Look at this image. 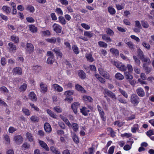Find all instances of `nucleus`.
<instances>
[{"mask_svg": "<svg viewBox=\"0 0 154 154\" xmlns=\"http://www.w3.org/2000/svg\"><path fill=\"white\" fill-rule=\"evenodd\" d=\"M31 121L34 122H37L38 121L39 118L36 116H32L30 118Z\"/></svg>", "mask_w": 154, "mask_h": 154, "instance_id": "09e8293b", "label": "nucleus"}, {"mask_svg": "<svg viewBox=\"0 0 154 154\" xmlns=\"http://www.w3.org/2000/svg\"><path fill=\"white\" fill-rule=\"evenodd\" d=\"M59 22L62 25H65L66 23V21L64 18L62 16H60L59 18Z\"/></svg>", "mask_w": 154, "mask_h": 154, "instance_id": "4c0bfd02", "label": "nucleus"}, {"mask_svg": "<svg viewBox=\"0 0 154 154\" xmlns=\"http://www.w3.org/2000/svg\"><path fill=\"white\" fill-rule=\"evenodd\" d=\"M51 150L53 153L55 154H60V152L56 149L55 147L54 146H51L50 148Z\"/></svg>", "mask_w": 154, "mask_h": 154, "instance_id": "a18cd8bd", "label": "nucleus"}, {"mask_svg": "<svg viewBox=\"0 0 154 154\" xmlns=\"http://www.w3.org/2000/svg\"><path fill=\"white\" fill-rule=\"evenodd\" d=\"M44 128L46 132H50L51 130V128L49 124L47 123H45L44 125Z\"/></svg>", "mask_w": 154, "mask_h": 154, "instance_id": "aec40b11", "label": "nucleus"}, {"mask_svg": "<svg viewBox=\"0 0 154 154\" xmlns=\"http://www.w3.org/2000/svg\"><path fill=\"white\" fill-rule=\"evenodd\" d=\"M135 27L133 28V30L134 32L136 33L140 32V29H142L141 24L138 20H136L135 21Z\"/></svg>", "mask_w": 154, "mask_h": 154, "instance_id": "20e7f679", "label": "nucleus"}, {"mask_svg": "<svg viewBox=\"0 0 154 154\" xmlns=\"http://www.w3.org/2000/svg\"><path fill=\"white\" fill-rule=\"evenodd\" d=\"M40 145L43 148H44L46 151H49V148L48 147L47 144L43 141L40 140L39 142Z\"/></svg>", "mask_w": 154, "mask_h": 154, "instance_id": "6ab92c4d", "label": "nucleus"}, {"mask_svg": "<svg viewBox=\"0 0 154 154\" xmlns=\"http://www.w3.org/2000/svg\"><path fill=\"white\" fill-rule=\"evenodd\" d=\"M47 113L52 117L54 118H56L57 116L56 114L54 113L50 109H48L47 110Z\"/></svg>", "mask_w": 154, "mask_h": 154, "instance_id": "cd10ccee", "label": "nucleus"}, {"mask_svg": "<svg viewBox=\"0 0 154 154\" xmlns=\"http://www.w3.org/2000/svg\"><path fill=\"white\" fill-rule=\"evenodd\" d=\"M22 111L26 115L29 116L30 114V112L29 110L26 108H23L22 109Z\"/></svg>", "mask_w": 154, "mask_h": 154, "instance_id": "c03bdc74", "label": "nucleus"}, {"mask_svg": "<svg viewBox=\"0 0 154 154\" xmlns=\"http://www.w3.org/2000/svg\"><path fill=\"white\" fill-rule=\"evenodd\" d=\"M83 99L84 100L88 102H92L93 101V99L91 97L86 95L84 96Z\"/></svg>", "mask_w": 154, "mask_h": 154, "instance_id": "b1692460", "label": "nucleus"}, {"mask_svg": "<svg viewBox=\"0 0 154 154\" xmlns=\"http://www.w3.org/2000/svg\"><path fill=\"white\" fill-rule=\"evenodd\" d=\"M102 39L107 42H111L112 40L107 34H104L102 35Z\"/></svg>", "mask_w": 154, "mask_h": 154, "instance_id": "4468645a", "label": "nucleus"}, {"mask_svg": "<svg viewBox=\"0 0 154 154\" xmlns=\"http://www.w3.org/2000/svg\"><path fill=\"white\" fill-rule=\"evenodd\" d=\"M26 136L30 141H32L33 140V137L31 133L27 132L26 134Z\"/></svg>", "mask_w": 154, "mask_h": 154, "instance_id": "49530a36", "label": "nucleus"}, {"mask_svg": "<svg viewBox=\"0 0 154 154\" xmlns=\"http://www.w3.org/2000/svg\"><path fill=\"white\" fill-rule=\"evenodd\" d=\"M106 32L107 35L112 36L114 34V32L109 28L106 29Z\"/></svg>", "mask_w": 154, "mask_h": 154, "instance_id": "58836bf2", "label": "nucleus"}, {"mask_svg": "<svg viewBox=\"0 0 154 154\" xmlns=\"http://www.w3.org/2000/svg\"><path fill=\"white\" fill-rule=\"evenodd\" d=\"M46 41L48 42L51 43H55L56 42V38L54 37L46 39Z\"/></svg>", "mask_w": 154, "mask_h": 154, "instance_id": "5fc2aeb1", "label": "nucleus"}, {"mask_svg": "<svg viewBox=\"0 0 154 154\" xmlns=\"http://www.w3.org/2000/svg\"><path fill=\"white\" fill-rule=\"evenodd\" d=\"M131 72H125V78L129 80H131L133 78L132 75L130 73Z\"/></svg>", "mask_w": 154, "mask_h": 154, "instance_id": "4be33fe9", "label": "nucleus"}, {"mask_svg": "<svg viewBox=\"0 0 154 154\" xmlns=\"http://www.w3.org/2000/svg\"><path fill=\"white\" fill-rule=\"evenodd\" d=\"M4 139L7 143H10V139L8 135L5 134L4 136Z\"/></svg>", "mask_w": 154, "mask_h": 154, "instance_id": "bf43d9fd", "label": "nucleus"}, {"mask_svg": "<svg viewBox=\"0 0 154 154\" xmlns=\"http://www.w3.org/2000/svg\"><path fill=\"white\" fill-rule=\"evenodd\" d=\"M54 89L58 92H61L63 91V88L59 85L57 84H54L52 85Z\"/></svg>", "mask_w": 154, "mask_h": 154, "instance_id": "f8f14e48", "label": "nucleus"}, {"mask_svg": "<svg viewBox=\"0 0 154 154\" xmlns=\"http://www.w3.org/2000/svg\"><path fill=\"white\" fill-rule=\"evenodd\" d=\"M133 58L136 64L139 66L140 63V60L135 56H133Z\"/></svg>", "mask_w": 154, "mask_h": 154, "instance_id": "de8ad7c7", "label": "nucleus"}, {"mask_svg": "<svg viewBox=\"0 0 154 154\" xmlns=\"http://www.w3.org/2000/svg\"><path fill=\"white\" fill-rule=\"evenodd\" d=\"M146 134L148 137H150L154 134V131L152 130H149L146 132Z\"/></svg>", "mask_w": 154, "mask_h": 154, "instance_id": "052dcab7", "label": "nucleus"}, {"mask_svg": "<svg viewBox=\"0 0 154 154\" xmlns=\"http://www.w3.org/2000/svg\"><path fill=\"white\" fill-rule=\"evenodd\" d=\"M126 43L131 49L133 50L134 49V45L131 42H129Z\"/></svg>", "mask_w": 154, "mask_h": 154, "instance_id": "6e6d98bb", "label": "nucleus"}, {"mask_svg": "<svg viewBox=\"0 0 154 154\" xmlns=\"http://www.w3.org/2000/svg\"><path fill=\"white\" fill-rule=\"evenodd\" d=\"M72 137L73 140L76 143H78L79 142V140L78 137L74 132H71Z\"/></svg>", "mask_w": 154, "mask_h": 154, "instance_id": "f3484780", "label": "nucleus"}, {"mask_svg": "<svg viewBox=\"0 0 154 154\" xmlns=\"http://www.w3.org/2000/svg\"><path fill=\"white\" fill-rule=\"evenodd\" d=\"M137 56L140 59L144 56L143 52L141 49L139 48L137 50Z\"/></svg>", "mask_w": 154, "mask_h": 154, "instance_id": "72a5a7b5", "label": "nucleus"}, {"mask_svg": "<svg viewBox=\"0 0 154 154\" xmlns=\"http://www.w3.org/2000/svg\"><path fill=\"white\" fill-rule=\"evenodd\" d=\"M29 96L32 101H36L37 100L36 95L33 92H31L29 94Z\"/></svg>", "mask_w": 154, "mask_h": 154, "instance_id": "412c9836", "label": "nucleus"}, {"mask_svg": "<svg viewBox=\"0 0 154 154\" xmlns=\"http://www.w3.org/2000/svg\"><path fill=\"white\" fill-rule=\"evenodd\" d=\"M118 100L121 103L125 104L127 103V102L126 100L124 99H123L121 97H119L118 98Z\"/></svg>", "mask_w": 154, "mask_h": 154, "instance_id": "e2e57ef3", "label": "nucleus"}, {"mask_svg": "<svg viewBox=\"0 0 154 154\" xmlns=\"http://www.w3.org/2000/svg\"><path fill=\"white\" fill-rule=\"evenodd\" d=\"M78 75L79 77L82 79H84L86 78L85 73L82 70L79 71Z\"/></svg>", "mask_w": 154, "mask_h": 154, "instance_id": "a211bd4d", "label": "nucleus"}, {"mask_svg": "<svg viewBox=\"0 0 154 154\" xmlns=\"http://www.w3.org/2000/svg\"><path fill=\"white\" fill-rule=\"evenodd\" d=\"M111 52L113 54L116 56H118L119 55V51L118 50L115 48H111L110 49Z\"/></svg>", "mask_w": 154, "mask_h": 154, "instance_id": "7c9ffc66", "label": "nucleus"}, {"mask_svg": "<svg viewBox=\"0 0 154 154\" xmlns=\"http://www.w3.org/2000/svg\"><path fill=\"white\" fill-rule=\"evenodd\" d=\"M26 49V51L29 54L32 53L34 51L33 46L31 43H27Z\"/></svg>", "mask_w": 154, "mask_h": 154, "instance_id": "423d86ee", "label": "nucleus"}, {"mask_svg": "<svg viewBox=\"0 0 154 154\" xmlns=\"http://www.w3.org/2000/svg\"><path fill=\"white\" fill-rule=\"evenodd\" d=\"M108 11L111 15H114L116 13L115 10L112 6H109L108 8Z\"/></svg>", "mask_w": 154, "mask_h": 154, "instance_id": "bb28decb", "label": "nucleus"}, {"mask_svg": "<svg viewBox=\"0 0 154 154\" xmlns=\"http://www.w3.org/2000/svg\"><path fill=\"white\" fill-rule=\"evenodd\" d=\"M143 66L147 74L149 73L152 70V68L148 67L146 63H143Z\"/></svg>", "mask_w": 154, "mask_h": 154, "instance_id": "ddd939ff", "label": "nucleus"}, {"mask_svg": "<svg viewBox=\"0 0 154 154\" xmlns=\"http://www.w3.org/2000/svg\"><path fill=\"white\" fill-rule=\"evenodd\" d=\"M2 8L3 10L7 14H9L11 12V9L10 8L7 6H3Z\"/></svg>", "mask_w": 154, "mask_h": 154, "instance_id": "f704fd0d", "label": "nucleus"}, {"mask_svg": "<svg viewBox=\"0 0 154 154\" xmlns=\"http://www.w3.org/2000/svg\"><path fill=\"white\" fill-rule=\"evenodd\" d=\"M72 49L75 54H79V52L78 48L76 45H73L72 46Z\"/></svg>", "mask_w": 154, "mask_h": 154, "instance_id": "3c124183", "label": "nucleus"}, {"mask_svg": "<svg viewBox=\"0 0 154 154\" xmlns=\"http://www.w3.org/2000/svg\"><path fill=\"white\" fill-rule=\"evenodd\" d=\"M52 51L56 54L58 56L60 57V58L62 57L63 54L58 48H55Z\"/></svg>", "mask_w": 154, "mask_h": 154, "instance_id": "dca6fc26", "label": "nucleus"}, {"mask_svg": "<svg viewBox=\"0 0 154 154\" xmlns=\"http://www.w3.org/2000/svg\"><path fill=\"white\" fill-rule=\"evenodd\" d=\"M29 27L30 31L32 32H36L37 31V28L33 25H29Z\"/></svg>", "mask_w": 154, "mask_h": 154, "instance_id": "473e14b6", "label": "nucleus"}, {"mask_svg": "<svg viewBox=\"0 0 154 154\" xmlns=\"http://www.w3.org/2000/svg\"><path fill=\"white\" fill-rule=\"evenodd\" d=\"M40 91L43 93H45L47 91L48 86L43 82H41L40 84Z\"/></svg>", "mask_w": 154, "mask_h": 154, "instance_id": "1a4fd4ad", "label": "nucleus"}, {"mask_svg": "<svg viewBox=\"0 0 154 154\" xmlns=\"http://www.w3.org/2000/svg\"><path fill=\"white\" fill-rule=\"evenodd\" d=\"M56 11L58 14L62 15L63 14V12L61 9L59 8H57Z\"/></svg>", "mask_w": 154, "mask_h": 154, "instance_id": "0e129e2a", "label": "nucleus"}, {"mask_svg": "<svg viewBox=\"0 0 154 154\" xmlns=\"http://www.w3.org/2000/svg\"><path fill=\"white\" fill-rule=\"evenodd\" d=\"M85 57L87 60L90 62H92L94 61V59L92 57V55L90 54H86Z\"/></svg>", "mask_w": 154, "mask_h": 154, "instance_id": "c756f323", "label": "nucleus"}, {"mask_svg": "<svg viewBox=\"0 0 154 154\" xmlns=\"http://www.w3.org/2000/svg\"><path fill=\"white\" fill-rule=\"evenodd\" d=\"M84 35L90 38L93 36V33L91 32L85 31L84 33Z\"/></svg>", "mask_w": 154, "mask_h": 154, "instance_id": "a19ab883", "label": "nucleus"}, {"mask_svg": "<svg viewBox=\"0 0 154 154\" xmlns=\"http://www.w3.org/2000/svg\"><path fill=\"white\" fill-rule=\"evenodd\" d=\"M8 48L10 51L14 52H15L17 49L16 46L13 43L11 42L8 44Z\"/></svg>", "mask_w": 154, "mask_h": 154, "instance_id": "9b49d317", "label": "nucleus"}, {"mask_svg": "<svg viewBox=\"0 0 154 154\" xmlns=\"http://www.w3.org/2000/svg\"><path fill=\"white\" fill-rule=\"evenodd\" d=\"M14 140L16 143L20 144L23 142V138L20 135H17L14 136Z\"/></svg>", "mask_w": 154, "mask_h": 154, "instance_id": "39448f33", "label": "nucleus"}, {"mask_svg": "<svg viewBox=\"0 0 154 154\" xmlns=\"http://www.w3.org/2000/svg\"><path fill=\"white\" fill-rule=\"evenodd\" d=\"M1 63L2 66H5V65L6 63V60L5 58L3 57L1 58Z\"/></svg>", "mask_w": 154, "mask_h": 154, "instance_id": "69168bd1", "label": "nucleus"}, {"mask_svg": "<svg viewBox=\"0 0 154 154\" xmlns=\"http://www.w3.org/2000/svg\"><path fill=\"white\" fill-rule=\"evenodd\" d=\"M119 69L121 71H125L126 70L127 67H126L125 65L122 64Z\"/></svg>", "mask_w": 154, "mask_h": 154, "instance_id": "13d9d810", "label": "nucleus"}, {"mask_svg": "<svg viewBox=\"0 0 154 154\" xmlns=\"http://www.w3.org/2000/svg\"><path fill=\"white\" fill-rule=\"evenodd\" d=\"M64 100L65 101H67L69 103H71L73 101V98L71 97L66 96L64 99Z\"/></svg>", "mask_w": 154, "mask_h": 154, "instance_id": "338daca9", "label": "nucleus"}, {"mask_svg": "<svg viewBox=\"0 0 154 154\" xmlns=\"http://www.w3.org/2000/svg\"><path fill=\"white\" fill-rule=\"evenodd\" d=\"M73 94V91L72 90H69L66 91L64 93V94L66 95V97H69L72 95Z\"/></svg>", "mask_w": 154, "mask_h": 154, "instance_id": "37998d69", "label": "nucleus"}, {"mask_svg": "<svg viewBox=\"0 0 154 154\" xmlns=\"http://www.w3.org/2000/svg\"><path fill=\"white\" fill-rule=\"evenodd\" d=\"M13 72L15 75H20L22 74V70L20 67H17L13 69Z\"/></svg>", "mask_w": 154, "mask_h": 154, "instance_id": "9d476101", "label": "nucleus"}, {"mask_svg": "<svg viewBox=\"0 0 154 154\" xmlns=\"http://www.w3.org/2000/svg\"><path fill=\"white\" fill-rule=\"evenodd\" d=\"M54 30L57 33H61L62 31V27L59 24L54 23L52 26Z\"/></svg>", "mask_w": 154, "mask_h": 154, "instance_id": "0eeeda50", "label": "nucleus"}, {"mask_svg": "<svg viewBox=\"0 0 154 154\" xmlns=\"http://www.w3.org/2000/svg\"><path fill=\"white\" fill-rule=\"evenodd\" d=\"M97 108L102 120L103 121H105L106 120V118L104 117L105 113L103 109L99 105H97Z\"/></svg>", "mask_w": 154, "mask_h": 154, "instance_id": "6e6552de", "label": "nucleus"}, {"mask_svg": "<svg viewBox=\"0 0 154 154\" xmlns=\"http://www.w3.org/2000/svg\"><path fill=\"white\" fill-rule=\"evenodd\" d=\"M140 59L142 62H146L148 64H150L151 63V61L149 58L148 57H145V56Z\"/></svg>", "mask_w": 154, "mask_h": 154, "instance_id": "c85d7f7f", "label": "nucleus"}, {"mask_svg": "<svg viewBox=\"0 0 154 154\" xmlns=\"http://www.w3.org/2000/svg\"><path fill=\"white\" fill-rule=\"evenodd\" d=\"M54 61V57H48L47 60V63L48 64H53Z\"/></svg>", "mask_w": 154, "mask_h": 154, "instance_id": "8fccbe9b", "label": "nucleus"}, {"mask_svg": "<svg viewBox=\"0 0 154 154\" xmlns=\"http://www.w3.org/2000/svg\"><path fill=\"white\" fill-rule=\"evenodd\" d=\"M11 39L12 41L15 43H17L19 42V38L18 36H16L14 35H12L11 37Z\"/></svg>", "mask_w": 154, "mask_h": 154, "instance_id": "c9c22d12", "label": "nucleus"}, {"mask_svg": "<svg viewBox=\"0 0 154 154\" xmlns=\"http://www.w3.org/2000/svg\"><path fill=\"white\" fill-rule=\"evenodd\" d=\"M104 92L108 96L110 97L113 101H116L117 98L115 94L107 89L104 90Z\"/></svg>", "mask_w": 154, "mask_h": 154, "instance_id": "f03ea898", "label": "nucleus"}, {"mask_svg": "<svg viewBox=\"0 0 154 154\" xmlns=\"http://www.w3.org/2000/svg\"><path fill=\"white\" fill-rule=\"evenodd\" d=\"M141 23L142 26L144 28H148L149 26V24H148L147 22L146 21L142 20L141 21Z\"/></svg>", "mask_w": 154, "mask_h": 154, "instance_id": "ea45409f", "label": "nucleus"}, {"mask_svg": "<svg viewBox=\"0 0 154 154\" xmlns=\"http://www.w3.org/2000/svg\"><path fill=\"white\" fill-rule=\"evenodd\" d=\"M71 126L74 131L75 132L77 131L79 127V125L75 123H72Z\"/></svg>", "mask_w": 154, "mask_h": 154, "instance_id": "a878e982", "label": "nucleus"}, {"mask_svg": "<svg viewBox=\"0 0 154 154\" xmlns=\"http://www.w3.org/2000/svg\"><path fill=\"white\" fill-rule=\"evenodd\" d=\"M115 77L117 79L120 80H122L124 78L123 75L119 72L116 74L115 75Z\"/></svg>", "mask_w": 154, "mask_h": 154, "instance_id": "2f4dec72", "label": "nucleus"}, {"mask_svg": "<svg viewBox=\"0 0 154 154\" xmlns=\"http://www.w3.org/2000/svg\"><path fill=\"white\" fill-rule=\"evenodd\" d=\"M80 110L81 112L85 116L87 115L88 112H90V110L85 107H83L82 109H80Z\"/></svg>", "mask_w": 154, "mask_h": 154, "instance_id": "5701e85b", "label": "nucleus"}, {"mask_svg": "<svg viewBox=\"0 0 154 154\" xmlns=\"http://www.w3.org/2000/svg\"><path fill=\"white\" fill-rule=\"evenodd\" d=\"M54 110L57 113L61 112L62 109L59 106H56L54 107Z\"/></svg>", "mask_w": 154, "mask_h": 154, "instance_id": "864d4df0", "label": "nucleus"}, {"mask_svg": "<svg viewBox=\"0 0 154 154\" xmlns=\"http://www.w3.org/2000/svg\"><path fill=\"white\" fill-rule=\"evenodd\" d=\"M119 91L125 98H127L128 97V95L126 92L121 88H119Z\"/></svg>", "mask_w": 154, "mask_h": 154, "instance_id": "79ce46f5", "label": "nucleus"}, {"mask_svg": "<svg viewBox=\"0 0 154 154\" xmlns=\"http://www.w3.org/2000/svg\"><path fill=\"white\" fill-rule=\"evenodd\" d=\"M27 87V85L26 84L24 83L21 86L20 88V90L21 92L24 91L26 89Z\"/></svg>", "mask_w": 154, "mask_h": 154, "instance_id": "603ef678", "label": "nucleus"}, {"mask_svg": "<svg viewBox=\"0 0 154 154\" xmlns=\"http://www.w3.org/2000/svg\"><path fill=\"white\" fill-rule=\"evenodd\" d=\"M136 92L138 95L140 97H143L145 95V92L143 89L141 88H137Z\"/></svg>", "mask_w": 154, "mask_h": 154, "instance_id": "2eb2a0df", "label": "nucleus"}, {"mask_svg": "<svg viewBox=\"0 0 154 154\" xmlns=\"http://www.w3.org/2000/svg\"><path fill=\"white\" fill-rule=\"evenodd\" d=\"M98 45H99L100 47H102L105 48H106L108 46L107 44L106 43L102 41L98 42Z\"/></svg>", "mask_w": 154, "mask_h": 154, "instance_id": "393cba45", "label": "nucleus"}, {"mask_svg": "<svg viewBox=\"0 0 154 154\" xmlns=\"http://www.w3.org/2000/svg\"><path fill=\"white\" fill-rule=\"evenodd\" d=\"M26 10L30 11L31 12H33L35 10L33 6H28Z\"/></svg>", "mask_w": 154, "mask_h": 154, "instance_id": "774afa93", "label": "nucleus"}, {"mask_svg": "<svg viewBox=\"0 0 154 154\" xmlns=\"http://www.w3.org/2000/svg\"><path fill=\"white\" fill-rule=\"evenodd\" d=\"M98 71L99 73L102 75L103 77L107 79H109L110 75L109 73L106 71L104 70L103 69L99 68H98Z\"/></svg>", "mask_w": 154, "mask_h": 154, "instance_id": "7ed1b4c3", "label": "nucleus"}, {"mask_svg": "<svg viewBox=\"0 0 154 154\" xmlns=\"http://www.w3.org/2000/svg\"><path fill=\"white\" fill-rule=\"evenodd\" d=\"M75 88L78 91H80L82 92H84L85 91L82 86L78 84L75 85Z\"/></svg>", "mask_w": 154, "mask_h": 154, "instance_id": "e433bc0d", "label": "nucleus"}, {"mask_svg": "<svg viewBox=\"0 0 154 154\" xmlns=\"http://www.w3.org/2000/svg\"><path fill=\"white\" fill-rule=\"evenodd\" d=\"M115 147L114 146H111L108 150V154H113Z\"/></svg>", "mask_w": 154, "mask_h": 154, "instance_id": "4d7b16f0", "label": "nucleus"}, {"mask_svg": "<svg viewBox=\"0 0 154 154\" xmlns=\"http://www.w3.org/2000/svg\"><path fill=\"white\" fill-rule=\"evenodd\" d=\"M130 100L133 104L136 105H137L140 102L139 97L135 94H133L131 95Z\"/></svg>", "mask_w": 154, "mask_h": 154, "instance_id": "f257e3e1", "label": "nucleus"}, {"mask_svg": "<svg viewBox=\"0 0 154 154\" xmlns=\"http://www.w3.org/2000/svg\"><path fill=\"white\" fill-rule=\"evenodd\" d=\"M142 45L144 47L147 49H149L150 48V46L149 44L146 43L145 42H143L142 43Z\"/></svg>", "mask_w": 154, "mask_h": 154, "instance_id": "680f3d73", "label": "nucleus"}]
</instances>
